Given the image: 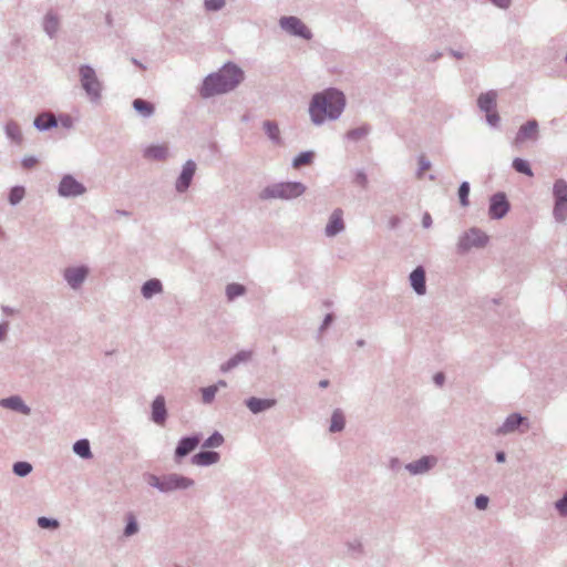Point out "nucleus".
Instances as JSON below:
<instances>
[{"instance_id": "obj_1", "label": "nucleus", "mask_w": 567, "mask_h": 567, "mask_svg": "<svg viewBox=\"0 0 567 567\" xmlns=\"http://www.w3.org/2000/svg\"><path fill=\"white\" fill-rule=\"evenodd\" d=\"M346 105L342 92L334 89L326 90L313 95L309 106V114L315 124H321L326 120L339 117Z\"/></svg>"}, {"instance_id": "obj_2", "label": "nucleus", "mask_w": 567, "mask_h": 567, "mask_svg": "<svg viewBox=\"0 0 567 567\" xmlns=\"http://www.w3.org/2000/svg\"><path fill=\"white\" fill-rule=\"evenodd\" d=\"M244 80L243 71L235 64H225L218 72L209 74L200 89L203 97H210L235 89Z\"/></svg>"}, {"instance_id": "obj_3", "label": "nucleus", "mask_w": 567, "mask_h": 567, "mask_svg": "<svg viewBox=\"0 0 567 567\" xmlns=\"http://www.w3.org/2000/svg\"><path fill=\"white\" fill-rule=\"evenodd\" d=\"M306 187L301 183H279L266 187L260 193L261 199H292L302 195Z\"/></svg>"}, {"instance_id": "obj_4", "label": "nucleus", "mask_w": 567, "mask_h": 567, "mask_svg": "<svg viewBox=\"0 0 567 567\" xmlns=\"http://www.w3.org/2000/svg\"><path fill=\"white\" fill-rule=\"evenodd\" d=\"M148 483L161 491L167 492L176 488H187L193 484V481L187 477L171 475L163 481L156 476H150Z\"/></svg>"}, {"instance_id": "obj_5", "label": "nucleus", "mask_w": 567, "mask_h": 567, "mask_svg": "<svg viewBox=\"0 0 567 567\" xmlns=\"http://www.w3.org/2000/svg\"><path fill=\"white\" fill-rule=\"evenodd\" d=\"M80 75L83 89L92 97H97L100 95V82L96 79L94 70L90 66H82L80 69Z\"/></svg>"}, {"instance_id": "obj_6", "label": "nucleus", "mask_w": 567, "mask_h": 567, "mask_svg": "<svg viewBox=\"0 0 567 567\" xmlns=\"http://www.w3.org/2000/svg\"><path fill=\"white\" fill-rule=\"evenodd\" d=\"M280 25L286 31L305 39L311 38V32L307 25L296 17H285L280 20Z\"/></svg>"}, {"instance_id": "obj_7", "label": "nucleus", "mask_w": 567, "mask_h": 567, "mask_svg": "<svg viewBox=\"0 0 567 567\" xmlns=\"http://www.w3.org/2000/svg\"><path fill=\"white\" fill-rule=\"evenodd\" d=\"M488 241V237L485 233L478 229H471L460 240V247L462 249H470L472 247H484Z\"/></svg>"}, {"instance_id": "obj_8", "label": "nucleus", "mask_w": 567, "mask_h": 567, "mask_svg": "<svg viewBox=\"0 0 567 567\" xmlns=\"http://www.w3.org/2000/svg\"><path fill=\"white\" fill-rule=\"evenodd\" d=\"M84 192L85 187L70 175L64 176L59 186V194L65 197L82 195Z\"/></svg>"}, {"instance_id": "obj_9", "label": "nucleus", "mask_w": 567, "mask_h": 567, "mask_svg": "<svg viewBox=\"0 0 567 567\" xmlns=\"http://www.w3.org/2000/svg\"><path fill=\"white\" fill-rule=\"evenodd\" d=\"M538 134V123L535 120L528 121L522 125L514 138V145L518 146L526 141L536 140Z\"/></svg>"}, {"instance_id": "obj_10", "label": "nucleus", "mask_w": 567, "mask_h": 567, "mask_svg": "<svg viewBox=\"0 0 567 567\" xmlns=\"http://www.w3.org/2000/svg\"><path fill=\"white\" fill-rule=\"evenodd\" d=\"M508 210V203L503 194H496L491 199L489 215L493 218H502Z\"/></svg>"}, {"instance_id": "obj_11", "label": "nucleus", "mask_w": 567, "mask_h": 567, "mask_svg": "<svg viewBox=\"0 0 567 567\" xmlns=\"http://www.w3.org/2000/svg\"><path fill=\"white\" fill-rule=\"evenodd\" d=\"M196 171V164L192 161L186 162L183 167L182 174L176 183V188L178 192H184L188 188L192 178Z\"/></svg>"}, {"instance_id": "obj_12", "label": "nucleus", "mask_w": 567, "mask_h": 567, "mask_svg": "<svg viewBox=\"0 0 567 567\" xmlns=\"http://www.w3.org/2000/svg\"><path fill=\"white\" fill-rule=\"evenodd\" d=\"M343 227H344V224H343V219H342V210L336 209L332 213L330 220L326 227V234H327V236H334L339 231H341L343 229Z\"/></svg>"}, {"instance_id": "obj_13", "label": "nucleus", "mask_w": 567, "mask_h": 567, "mask_svg": "<svg viewBox=\"0 0 567 567\" xmlns=\"http://www.w3.org/2000/svg\"><path fill=\"white\" fill-rule=\"evenodd\" d=\"M410 281L411 286L416 291V293H425V272L422 267H417L415 270L412 271V274L410 275Z\"/></svg>"}, {"instance_id": "obj_14", "label": "nucleus", "mask_w": 567, "mask_h": 567, "mask_svg": "<svg viewBox=\"0 0 567 567\" xmlns=\"http://www.w3.org/2000/svg\"><path fill=\"white\" fill-rule=\"evenodd\" d=\"M87 270L84 267L69 268L64 277L72 287H78L86 277Z\"/></svg>"}, {"instance_id": "obj_15", "label": "nucleus", "mask_w": 567, "mask_h": 567, "mask_svg": "<svg viewBox=\"0 0 567 567\" xmlns=\"http://www.w3.org/2000/svg\"><path fill=\"white\" fill-rule=\"evenodd\" d=\"M246 404L252 413H259L272 408L276 401L272 399L250 398L246 401Z\"/></svg>"}, {"instance_id": "obj_16", "label": "nucleus", "mask_w": 567, "mask_h": 567, "mask_svg": "<svg viewBox=\"0 0 567 567\" xmlns=\"http://www.w3.org/2000/svg\"><path fill=\"white\" fill-rule=\"evenodd\" d=\"M152 419L155 423L164 424L166 420L165 400L163 396H157L152 405Z\"/></svg>"}, {"instance_id": "obj_17", "label": "nucleus", "mask_w": 567, "mask_h": 567, "mask_svg": "<svg viewBox=\"0 0 567 567\" xmlns=\"http://www.w3.org/2000/svg\"><path fill=\"white\" fill-rule=\"evenodd\" d=\"M168 148L165 144L152 145L145 148L144 157L150 161H163L167 157Z\"/></svg>"}, {"instance_id": "obj_18", "label": "nucleus", "mask_w": 567, "mask_h": 567, "mask_svg": "<svg viewBox=\"0 0 567 567\" xmlns=\"http://www.w3.org/2000/svg\"><path fill=\"white\" fill-rule=\"evenodd\" d=\"M198 444H199V439L196 436L183 439L176 447V451H175L176 456L183 457V456L189 454L192 451H194L196 449V446Z\"/></svg>"}, {"instance_id": "obj_19", "label": "nucleus", "mask_w": 567, "mask_h": 567, "mask_svg": "<svg viewBox=\"0 0 567 567\" xmlns=\"http://www.w3.org/2000/svg\"><path fill=\"white\" fill-rule=\"evenodd\" d=\"M497 94L494 91H488L480 95L477 103L482 111L489 113L495 109Z\"/></svg>"}, {"instance_id": "obj_20", "label": "nucleus", "mask_w": 567, "mask_h": 567, "mask_svg": "<svg viewBox=\"0 0 567 567\" xmlns=\"http://www.w3.org/2000/svg\"><path fill=\"white\" fill-rule=\"evenodd\" d=\"M436 462V458L433 457V456H424L422 457L421 460L414 462V463H411L408 465V470L411 472V473H422V472H425L427 471L429 468H431Z\"/></svg>"}, {"instance_id": "obj_21", "label": "nucleus", "mask_w": 567, "mask_h": 567, "mask_svg": "<svg viewBox=\"0 0 567 567\" xmlns=\"http://www.w3.org/2000/svg\"><path fill=\"white\" fill-rule=\"evenodd\" d=\"M524 421V419L519 414L509 415L504 424L498 429V433L506 434L515 431Z\"/></svg>"}, {"instance_id": "obj_22", "label": "nucleus", "mask_w": 567, "mask_h": 567, "mask_svg": "<svg viewBox=\"0 0 567 567\" xmlns=\"http://www.w3.org/2000/svg\"><path fill=\"white\" fill-rule=\"evenodd\" d=\"M219 460V455L216 452H200L193 457V463L196 465H209L214 464Z\"/></svg>"}, {"instance_id": "obj_23", "label": "nucleus", "mask_w": 567, "mask_h": 567, "mask_svg": "<svg viewBox=\"0 0 567 567\" xmlns=\"http://www.w3.org/2000/svg\"><path fill=\"white\" fill-rule=\"evenodd\" d=\"M162 291V284L157 279L146 281L142 288V293L145 298H151L153 295Z\"/></svg>"}, {"instance_id": "obj_24", "label": "nucleus", "mask_w": 567, "mask_h": 567, "mask_svg": "<svg viewBox=\"0 0 567 567\" xmlns=\"http://www.w3.org/2000/svg\"><path fill=\"white\" fill-rule=\"evenodd\" d=\"M133 107L143 116H151L154 112V105L142 99L134 100Z\"/></svg>"}, {"instance_id": "obj_25", "label": "nucleus", "mask_w": 567, "mask_h": 567, "mask_svg": "<svg viewBox=\"0 0 567 567\" xmlns=\"http://www.w3.org/2000/svg\"><path fill=\"white\" fill-rule=\"evenodd\" d=\"M34 124L40 130H47L56 124L55 117L51 114H41L37 116Z\"/></svg>"}, {"instance_id": "obj_26", "label": "nucleus", "mask_w": 567, "mask_h": 567, "mask_svg": "<svg viewBox=\"0 0 567 567\" xmlns=\"http://www.w3.org/2000/svg\"><path fill=\"white\" fill-rule=\"evenodd\" d=\"M555 200H567V183L558 179L554 184Z\"/></svg>"}, {"instance_id": "obj_27", "label": "nucleus", "mask_w": 567, "mask_h": 567, "mask_svg": "<svg viewBox=\"0 0 567 567\" xmlns=\"http://www.w3.org/2000/svg\"><path fill=\"white\" fill-rule=\"evenodd\" d=\"M513 167L516 172L518 173H522V174H525L529 177H532L534 174H533V171L529 166V163L526 161V159H523V158H515L513 161Z\"/></svg>"}, {"instance_id": "obj_28", "label": "nucleus", "mask_w": 567, "mask_h": 567, "mask_svg": "<svg viewBox=\"0 0 567 567\" xmlns=\"http://www.w3.org/2000/svg\"><path fill=\"white\" fill-rule=\"evenodd\" d=\"M554 216L557 220L563 221L567 217V200H555Z\"/></svg>"}, {"instance_id": "obj_29", "label": "nucleus", "mask_w": 567, "mask_h": 567, "mask_svg": "<svg viewBox=\"0 0 567 567\" xmlns=\"http://www.w3.org/2000/svg\"><path fill=\"white\" fill-rule=\"evenodd\" d=\"M1 404L6 408H10V409H13V410H21L23 411L24 413H28V409L23 405L22 401L17 398V396H12V398H9V399H4L1 401Z\"/></svg>"}, {"instance_id": "obj_30", "label": "nucleus", "mask_w": 567, "mask_h": 567, "mask_svg": "<svg viewBox=\"0 0 567 567\" xmlns=\"http://www.w3.org/2000/svg\"><path fill=\"white\" fill-rule=\"evenodd\" d=\"M73 450L81 457H90L91 456L90 444H89L87 440H80V441L75 442Z\"/></svg>"}, {"instance_id": "obj_31", "label": "nucleus", "mask_w": 567, "mask_h": 567, "mask_svg": "<svg viewBox=\"0 0 567 567\" xmlns=\"http://www.w3.org/2000/svg\"><path fill=\"white\" fill-rule=\"evenodd\" d=\"M313 158L312 152H303L293 159V167L300 168L301 166L311 164Z\"/></svg>"}, {"instance_id": "obj_32", "label": "nucleus", "mask_w": 567, "mask_h": 567, "mask_svg": "<svg viewBox=\"0 0 567 567\" xmlns=\"http://www.w3.org/2000/svg\"><path fill=\"white\" fill-rule=\"evenodd\" d=\"M250 358V352H240L231 358L226 364L223 365L224 371H228L231 368L236 367L238 362L246 361Z\"/></svg>"}, {"instance_id": "obj_33", "label": "nucleus", "mask_w": 567, "mask_h": 567, "mask_svg": "<svg viewBox=\"0 0 567 567\" xmlns=\"http://www.w3.org/2000/svg\"><path fill=\"white\" fill-rule=\"evenodd\" d=\"M226 293L228 300H233L236 297H239L245 293V287L239 284H230L226 288Z\"/></svg>"}, {"instance_id": "obj_34", "label": "nucleus", "mask_w": 567, "mask_h": 567, "mask_svg": "<svg viewBox=\"0 0 567 567\" xmlns=\"http://www.w3.org/2000/svg\"><path fill=\"white\" fill-rule=\"evenodd\" d=\"M343 426H344V417H343L342 413L334 412L331 417L330 431L338 432V431H341L343 429Z\"/></svg>"}, {"instance_id": "obj_35", "label": "nucleus", "mask_w": 567, "mask_h": 567, "mask_svg": "<svg viewBox=\"0 0 567 567\" xmlns=\"http://www.w3.org/2000/svg\"><path fill=\"white\" fill-rule=\"evenodd\" d=\"M7 134L17 143H20L22 140V134L20 127L16 123H9L6 127Z\"/></svg>"}, {"instance_id": "obj_36", "label": "nucleus", "mask_w": 567, "mask_h": 567, "mask_svg": "<svg viewBox=\"0 0 567 567\" xmlns=\"http://www.w3.org/2000/svg\"><path fill=\"white\" fill-rule=\"evenodd\" d=\"M58 27H59L58 19L54 16H52V14H48L45 17V20H44V29H45V31L49 34H53L58 30Z\"/></svg>"}, {"instance_id": "obj_37", "label": "nucleus", "mask_w": 567, "mask_h": 567, "mask_svg": "<svg viewBox=\"0 0 567 567\" xmlns=\"http://www.w3.org/2000/svg\"><path fill=\"white\" fill-rule=\"evenodd\" d=\"M264 127L271 140H279V127L276 123L267 121L265 122Z\"/></svg>"}, {"instance_id": "obj_38", "label": "nucleus", "mask_w": 567, "mask_h": 567, "mask_svg": "<svg viewBox=\"0 0 567 567\" xmlns=\"http://www.w3.org/2000/svg\"><path fill=\"white\" fill-rule=\"evenodd\" d=\"M32 471L31 464L27 462H17L13 465V472L19 476H25Z\"/></svg>"}, {"instance_id": "obj_39", "label": "nucleus", "mask_w": 567, "mask_h": 567, "mask_svg": "<svg viewBox=\"0 0 567 567\" xmlns=\"http://www.w3.org/2000/svg\"><path fill=\"white\" fill-rule=\"evenodd\" d=\"M24 196V188L17 186L13 187L9 195V200L12 205L18 204Z\"/></svg>"}, {"instance_id": "obj_40", "label": "nucleus", "mask_w": 567, "mask_h": 567, "mask_svg": "<svg viewBox=\"0 0 567 567\" xmlns=\"http://www.w3.org/2000/svg\"><path fill=\"white\" fill-rule=\"evenodd\" d=\"M224 437L219 433H214L204 443V447H218L223 444Z\"/></svg>"}, {"instance_id": "obj_41", "label": "nucleus", "mask_w": 567, "mask_h": 567, "mask_svg": "<svg viewBox=\"0 0 567 567\" xmlns=\"http://www.w3.org/2000/svg\"><path fill=\"white\" fill-rule=\"evenodd\" d=\"M468 194H470V185H468V183L464 182L461 184V186L458 188V196H460L461 204L463 206L468 205V199H467Z\"/></svg>"}, {"instance_id": "obj_42", "label": "nucleus", "mask_w": 567, "mask_h": 567, "mask_svg": "<svg viewBox=\"0 0 567 567\" xmlns=\"http://www.w3.org/2000/svg\"><path fill=\"white\" fill-rule=\"evenodd\" d=\"M216 392H217L216 385H212V386L203 389V401L205 403L212 402L213 399L215 398Z\"/></svg>"}, {"instance_id": "obj_43", "label": "nucleus", "mask_w": 567, "mask_h": 567, "mask_svg": "<svg viewBox=\"0 0 567 567\" xmlns=\"http://www.w3.org/2000/svg\"><path fill=\"white\" fill-rule=\"evenodd\" d=\"M38 525L41 527V528H56L59 526V523L54 519H50V518H47V517H40L38 519Z\"/></svg>"}, {"instance_id": "obj_44", "label": "nucleus", "mask_w": 567, "mask_h": 567, "mask_svg": "<svg viewBox=\"0 0 567 567\" xmlns=\"http://www.w3.org/2000/svg\"><path fill=\"white\" fill-rule=\"evenodd\" d=\"M137 529L138 528H137V524H136V522L134 519V516L130 515L128 516V523H127L125 532H124L125 535L126 536H131V535L135 534L137 532Z\"/></svg>"}, {"instance_id": "obj_45", "label": "nucleus", "mask_w": 567, "mask_h": 567, "mask_svg": "<svg viewBox=\"0 0 567 567\" xmlns=\"http://www.w3.org/2000/svg\"><path fill=\"white\" fill-rule=\"evenodd\" d=\"M225 0H205L208 10H219L224 7Z\"/></svg>"}, {"instance_id": "obj_46", "label": "nucleus", "mask_w": 567, "mask_h": 567, "mask_svg": "<svg viewBox=\"0 0 567 567\" xmlns=\"http://www.w3.org/2000/svg\"><path fill=\"white\" fill-rule=\"evenodd\" d=\"M556 508L560 515H567V493L556 503Z\"/></svg>"}, {"instance_id": "obj_47", "label": "nucleus", "mask_w": 567, "mask_h": 567, "mask_svg": "<svg viewBox=\"0 0 567 567\" xmlns=\"http://www.w3.org/2000/svg\"><path fill=\"white\" fill-rule=\"evenodd\" d=\"M365 134H367V130L361 127V128H357V130H352V131L348 132L347 136L351 140H359L362 136H364Z\"/></svg>"}, {"instance_id": "obj_48", "label": "nucleus", "mask_w": 567, "mask_h": 567, "mask_svg": "<svg viewBox=\"0 0 567 567\" xmlns=\"http://www.w3.org/2000/svg\"><path fill=\"white\" fill-rule=\"evenodd\" d=\"M37 164H38V159L33 156H28V157L23 158V161H22V166L27 169L34 167Z\"/></svg>"}, {"instance_id": "obj_49", "label": "nucleus", "mask_w": 567, "mask_h": 567, "mask_svg": "<svg viewBox=\"0 0 567 567\" xmlns=\"http://www.w3.org/2000/svg\"><path fill=\"white\" fill-rule=\"evenodd\" d=\"M475 505L478 509H485L488 505V498L484 495L477 496L475 499Z\"/></svg>"}, {"instance_id": "obj_50", "label": "nucleus", "mask_w": 567, "mask_h": 567, "mask_svg": "<svg viewBox=\"0 0 567 567\" xmlns=\"http://www.w3.org/2000/svg\"><path fill=\"white\" fill-rule=\"evenodd\" d=\"M486 118H487L488 123L492 125H496L499 121V116L495 112V109L492 112L486 113Z\"/></svg>"}, {"instance_id": "obj_51", "label": "nucleus", "mask_w": 567, "mask_h": 567, "mask_svg": "<svg viewBox=\"0 0 567 567\" xmlns=\"http://www.w3.org/2000/svg\"><path fill=\"white\" fill-rule=\"evenodd\" d=\"M422 224H423V226H424L425 228H427V227H430V226H431V224H432V218H431L430 214H427V213H426V214H424L423 219H422Z\"/></svg>"}, {"instance_id": "obj_52", "label": "nucleus", "mask_w": 567, "mask_h": 567, "mask_svg": "<svg viewBox=\"0 0 567 567\" xmlns=\"http://www.w3.org/2000/svg\"><path fill=\"white\" fill-rule=\"evenodd\" d=\"M434 381L437 385H442L443 382H444V374L443 373H437L435 374L434 377Z\"/></svg>"}, {"instance_id": "obj_53", "label": "nucleus", "mask_w": 567, "mask_h": 567, "mask_svg": "<svg viewBox=\"0 0 567 567\" xmlns=\"http://www.w3.org/2000/svg\"><path fill=\"white\" fill-rule=\"evenodd\" d=\"M496 460H497L498 462H504V461H505V453H504V452H498V453L496 454Z\"/></svg>"}, {"instance_id": "obj_54", "label": "nucleus", "mask_w": 567, "mask_h": 567, "mask_svg": "<svg viewBox=\"0 0 567 567\" xmlns=\"http://www.w3.org/2000/svg\"><path fill=\"white\" fill-rule=\"evenodd\" d=\"M7 332V326H0V340L4 337Z\"/></svg>"}, {"instance_id": "obj_55", "label": "nucleus", "mask_w": 567, "mask_h": 567, "mask_svg": "<svg viewBox=\"0 0 567 567\" xmlns=\"http://www.w3.org/2000/svg\"><path fill=\"white\" fill-rule=\"evenodd\" d=\"M331 321V316H327L323 326H328V323Z\"/></svg>"}, {"instance_id": "obj_56", "label": "nucleus", "mask_w": 567, "mask_h": 567, "mask_svg": "<svg viewBox=\"0 0 567 567\" xmlns=\"http://www.w3.org/2000/svg\"><path fill=\"white\" fill-rule=\"evenodd\" d=\"M319 385H320L321 388H326V386H328V381H327V380L321 381V382L319 383Z\"/></svg>"}, {"instance_id": "obj_57", "label": "nucleus", "mask_w": 567, "mask_h": 567, "mask_svg": "<svg viewBox=\"0 0 567 567\" xmlns=\"http://www.w3.org/2000/svg\"><path fill=\"white\" fill-rule=\"evenodd\" d=\"M422 167H423V169H426V168L429 167V164H424V163L422 162Z\"/></svg>"}, {"instance_id": "obj_58", "label": "nucleus", "mask_w": 567, "mask_h": 567, "mask_svg": "<svg viewBox=\"0 0 567 567\" xmlns=\"http://www.w3.org/2000/svg\"><path fill=\"white\" fill-rule=\"evenodd\" d=\"M359 177H361V178H362L361 183H362V185H363V184L365 183V177H363V176H361V175H360Z\"/></svg>"}, {"instance_id": "obj_59", "label": "nucleus", "mask_w": 567, "mask_h": 567, "mask_svg": "<svg viewBox=\"0 0 567 567\" xmlns=\"http://www.w3.org/2000/svg\"><path fill=\"white\" fill-rule=\"evenodd\" d=\"M219 384H220L221 386H226V382H225V381H220V382H219Z\"/></svg>"}, {"instance_id": "obj_60", "label": "nucleus", "mask_w": 567, "mask_h": 567, "mask_svg": "<svg viewBox=\"0 0 567 567\" xmlns=\"http://www.w3.org/2000/svg\"><path fill=\"white\" fill-rule=\"evenodd\" d=\"M566 62H567V55H566Z\"/></svg>"}]
</instances>
